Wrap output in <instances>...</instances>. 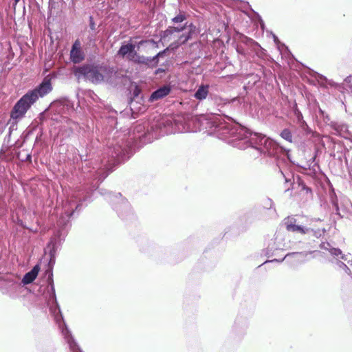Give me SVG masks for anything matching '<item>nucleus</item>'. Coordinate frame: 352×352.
I'll list each match as a JSON object with an SVG mask.
<instances>
[{
  "instance_id": "f257e3e1",
  "label": "nucleus",
  "mask_w": 352,
  "mask_h": 352,
  "mask_svg": "<svg viewBox=\"0 0 352 352\" xmlns=\"http://www.w3.org/2000/svg\"><path fill=\"white\" fill-rule=\"evenodd\" d=\"M201 124L209 135H216L234 147L239 149L248 148V137L250 131L238 123L221 120L217 117L203 118Z\"/></svg>"
},
{
  "instance_id": "f03ea898",
  "label": "nucleus",
  "mask_w": 352,
  "mask_h": 352,
  "mask_svg": "<svg viewBox=\"0 0 352 352\" xmlns=\"http://www.w3.org/2000/svg\"><path fill=\"white\" fill-rule=\"evenodd\" d=\"M107 160H102L100 164L96 163L91 170H87L90 163H86L85 166L82 168L84 172L93 173L94 179L97 180L96 184L101 183L113 170L111 165L118 164L127 160L132 155L131 149L124 142L122 139V143L117 141L115 144L111 143L107 148Z\"/></svg>"
},
{
  "instance_id": "7ed1b4c3",
  "label": "nucleus",
  "mask_w": 352,
  "mask_h": 352,
  "mask_svg": "<svg viewBox=\"0 0 352 352\" xmlns=\"http://www.w3.org/2000/svg\"><path fill=\"white\" fill-rule=\"evenodd\" d=\"M52 89L51 78L47 76L36 88L28 91L16 102L11 111V117L13 119L23 117L28 110L39 98L45 96L52 91Z\"/></svg>"
},
{
  "instance_id": "20e7f679",
  "label": "nucleus",
  "mask_w": 352,
  "mask_h": 352,
  "mask_svg": "<svg viewBox=\"0 0 352 352\" xmlns=\"http://www.w3.org/2000/svg\"><path fill=\"white\" fill-rule=\"evenodd\" d=\"M47 286L43 293V297L45 300L47 306L49 308L50 314L53 316L56 323L58 325V327L63 333V330L65 329V328L67 329H69L64 321L60 306L56 299L53 273L51 270L49 271V275L47 278Z\"/></svg>"
},
{
  "instance_id": "39448f33",
  "label": "nucleus",
  "mask_w": 352,
  "mask_h": 352,
  "mask_svg": "<svg viewBox=\"0 0 352 352\" xmlns=\"http://www.w3.org/2000/svg\"><path fill=\"white\" fill-rule=\"evenodd\" d=\"M108 71L109 67L107 65L90 63L76 67L74 74L78 80L82 79L98 85L104 81V74Z\"/></svg>"
},
{
  "instance_id": "423d86ee",
  "label": "nucleus",
  "mask_w": 352,
  "mask_h": 352,
  "mask_svg": "<svg viewBox=\"0 0 352 352\" xmlns=\"http://www.w3.org/2000/svg\"><path fill=\"white\" fill-rule=\"evenodd\" d=\"M248 140V148H254L264 155L276 157L280 151V148L275 141L263 134L250 132Z\"/></svg>"
},
{
  "instance_id": "0eeeda50",
  "label": "nucleus",
  "mask_w": 352,
  "mask_h": 352,
  "mask_svg": "<svg viewBox=\"0 0 352 352\" xmlns=\"http://www.w3.org/2000/svg\"><path fill=\"white\" fill-rule=\"evenodd\" d=\"M320 248L328 251L331 256L336 259V264L338 269L344 272L349 276H351L352 256L350 254H344L340 249L333 247L328 242H322Z\"/></svg>"
},
{
  "instance_id": "6e6552de",
  "label": "nucleus",
  "mask_w": 352,
  "mask_h": 352,
  "mask_svg": "<svg viewBox=\"0 0 352 352\" xmlns=\"http://www.w3.org/2000/svg\"><path fill=\"white\" fill-rule=\"evenodd\" d=\"M100 193L106 196V199L120 218L124 219L131 213L129 202L120 193L103 192V190H100Z\"/></svg>"
},
{
  "instance_id": "1a4fd4ad",
  "label": "nucleus",
  "mask_w": 352,
  "mask_h": 352,
  "mask_svg": "<svg viewBox=\"0 0 352 352\" xmlns=\"http://www.w3.org/2000/svg\"><path fill=\"white\" fill-rule=\"evenodd\" d=\"M318 252L317 251L313 252H290L287 254L283 258L280 259L274 258L270 261H266L263 263V264L267 263L272 262H278L281 263L284 260L286 259L287 262L289 263L291 265H298L304 263L309 260L308 257L309 255H311L313 253Z\"/></svg>"
},
{
  "instance_id": "9d476101",
  "label": "nucleus",
  "mask_w": 352,
  "mask_h": 352,
  "mask_svg": "<svg viewBox=\"0 0 352 352\" xmlns=\"http://www.w3.org/2000/svg\"><path fill=\"white\" fill-rule=\"evenodd\" d=\"M61 246V240L58 236H55L52 238L47 244V248H49V256L50 260L48 263L49 268L46 271L47 276L49 275V271L52 270L53 266L56 262V253ZM53 272V271H52Z\"/></svg>"
},
{
  "instance_id": "9b49d317",
  "label": "nucleus",
  "mask_w": 352,
  "mask_h": 352,
  "mask_svg": "<svg viewBox=\"0 0 352 352\" xmlns=\"http://www.w3.org/2000/svg\"><path fill=\"white\" fill-rule=\"evenodd\" d=\"M282 225L286 228V230L289 232L300 233L305 234L309 232L308 228L298 225L297 220L294 217H287L282 221Z\"/></svg>"
},
{
  "instance_id": "f8f14e48",
  "label": "nucleus",
  "mask_w": 352,
  "mask_h": 352,
  "mask_svg": "<svg viewBox=\"0 0 352 352\" xmlns=\"http://www.w3.org/2000/svg\"><path fill=\"white\" fill-rule=\"evenodd\" d=\"M285 244L283 243V238L281 234L276 233L274 237L270 240L266 248V255L271 257L275 254L276 250H283Z\"/></svg>"
},
{
  "instance_id": "ddd939ff",
  "label": "nucleus",
  "mask_w": 352,
  "mask_h": 352,
  "mask_svg": "<svg viewBox=\"0 0 352 352\" xmlns=\"http://www.w3.org/2000/svg\"><path fill=\"white\" fill-rule=\"evenodd\" d=\"M189 23L186 22L184 25H179L177 26H168L164 31L162 33V38L165 41H170L173 38L174 34L175 33H179L184 32L185 30L188 31Z\"/></svg>"
},
{
  "instance_id": "4468645a",
  "label": "nucleus",
  "mask_w": 352,
  "mask_h": 352,
  "mask_svg": "<svg viewBox=\"0 0 352 352\" xmlns=\"http://www.w3.org/2000/svg\"><path fill=\"white\" fill-rule=\"evenodd\" d=\"M70 60L76 64L81 63L85 59V54L81 50V45L79 40L74 41L70 50Z\"/></svg>"
},
{
  "instance_id": "2eb2a0df",
  "label": "nucleus",
  "mask_w": 352,
  "mask_h": 352,
  "mask_svg": "<svg viewBox=\"0 0 352 352\" xmlns=\"http://www.w3.org/2000/svg\"><path fill=\"white\" fill-rule=\"evenodd\" d=\"M329 125L336 135L346 138L350 135L349 126L344 122H331Z\"/></svg>"
},
{
  "instance_id": "dca6fc26",
  "label": "nucleus",
  "mask_w": 352,
  "mask_h": 352,
  "mask_svg": "<svg viewBox=\"0 0 352 352\" xmlns=\"http://www.w3.org/2000/svg\"><path fill=\"white\" fill-rule=\"evenodd\" d=\"M188 26V31L183 32L179 37L177 41V45H184L189 40H191L193 36L197 34V28L192 23H190Z\"/></svg>"
},
{
  "instance_id": "f3484780",
  "label": "nucleus",
  "mask_w": 352,
  "mask_h": 352,
  "mask_svg": "<svg viewBox=\"0 0 352 352\" xmlns=\"http://www.w3.org/2000/svg\"><path fill=\"white\" fill-rule=\"evenodd\" d=\"M170 91L171 87L170 85H164L158 88L151 94L149 98V100L151 102H154L160 99H162L168 96L170 94Z\"/></svg>"
},
{
  "instance_id": "a211bd4d",
  "label": "nucleus",
  "mask_w": 352,
  "mask_h": 352,
  "mask_svg": "<svg viewBox=\"0 0 352 352\" xmlns=\"http://www.w3.org/2000/svg\"><path fill=\"white\" fill-rule=\"evenodd\" d=\"M63 336L72 352H82L69 329L65 328L63 330Z\"/></svg>"
},
{
  "instance_id": "6ab92c4d",
  "label": "nucleus",
  "mask_w": 352,
  "mask_h": 352,
  "mask_svg": "<svg viewBox=\"0 0 352 352\" xmlns=\"http://www.w3.org/2000/svg\"><path fill=\"white\" fill-rule=\"evenodd\" d=\"M130 60L138 65H143L147 67L148 68H153L150 57L148 56L140 55L137 52H135L132 57L130 58Z\"/></svg>"
},
{
  "instance_id": "aec40b11",
  "label": "nucleus",
  "mask_w": 352,
  "mask_h": 352,
  "mask_svg": "<svg viewBox=\"0 0 352 352\" xmlns=\"http://www.w3.org/2000/svg\"><path fill=\"white\" fill-rule=\"evenodd\" d=\"M135 45L132 43H128L126 45H122L118 52V55L121 56L122 57L125 56L126 55H129V58L132 57V56L134 54Z\"/></svg>"
},
{
  "instance_id": "412c9836",
  "label": "nucleus",
  "mask_w": 352,
  "mask_h": 352,
  "mask_svg": "<svg viewBox=\"0 0 352 352\" xmlns=\"http://www.w3.org/2000/svg\"><path fill=\"white\" fill-rule=\"evenodd\" d=\"M38 266H34L30 272L24 275L22 279V283L24 285H28L32 283L36 279L38 273Z\"/></svg>"
},
{
  "instance_id": "4be33fe9",
  "label": "nucleus",
  "mask_w": 352,
  "mask_h": 352,
  "mask_svg": "<svg viewBox=\"0 0 352 352\" xmlns=\"http://www.w3.org/2000/svg\"><path fill=\"white\" fill-rule=\"evenodd\" d=\"M309 74L312 77H314L317 80V81L320 85V86H323V87H327L328 85H329L331 87L333 86V82L331 80H328L324 76H323L316 72L311 70L309 72Z\"/></svg>"
},
{
  "instance_id": "5701e85b",
  "label": "nucleus",
  "mask_w": 352,
  "mask_h": 352,
  "mask_svg": "<svg viewBox=\"0 0 352 352\" xmlns=\"http://www.w3.org/2000/svg\"><path fill=\"white\" fill-rule=\"evenodd\" d=\"M209 92L208 85H201L194 94V97L199 100H204L207 98Z\"/></svg>"
},
{
  "instance_id": "b1692460",
  "label": "nucleus",
  "mask_w": 352,
  "mask_h": 352,
  "mask_svg": "<svg viewBox=\"0 0 352 352\" xmlns=\"http://www.w3.org/2000/svg\"><path fill=\"white\" fill-rule=\"evenodd\" d=\"M187 19V16L185 12L179 11V14L171 19V22L175 24L182 23Z\"/></svg>"
},
{
  "instance_id": "393cba45",
  "label": "nucleus",
  "mask_w": 352,
  "mask_h": 352,
  "mask_svg": "<svg viewBox=\"0 0 352 352\" xmlns=\"http://www.w3.org/2000/svg\"><path fill=\"white\" fill-rule=\"evenodd\" d=\"M308 229L309 230L306 234H308L309 235L314 236H315L316 238L321 237L324 234V232H325V230L324 229L314 230V229L310 228H308Z\"/></svg>"
},
{
  "instance_id": "a878e982",
  "label": "nucleus",
  "mask_w": 352,
  "mask_h": 352,
  "mask_svg": "<svg viewBox=\"0 0 352 352\" xmlns=\"http://www.w3.org/2000/svg\"><path fill=\"white\" fill-rule=\"evenodd\" d=\"M278 49L280 53L282 54V56H284L285 57H289V56H292V54L288 47L286 46L284 43L280 45L278 44Z\"/></svg>"
},
{
  "instance_id": "bb28decb",
  "label": "nucleus",
  "mask_w": 352,
  "mask_h": 352,
  "mask_svg": "<svg viewBox=\"0 0 352 352\" xmlns=\"http://www.w3.org/2000/svg\"><path fill=\"white\" fill-rule=\"evenodd\" d=\"M280 136L289 142H292V135L289 129H284L280 133Z\"/></svg>"
},
{
  "instance_id": "cd10ccee",
  "label": "nucleus",
  "mask_w": 352,
  "mask_h": 352,
  "mask_svg": "<svg viewBox=\"0 0 352 352\" xmlns=\"http://www.w3.org/2000/svg\"><path fill=\"white\" fill-rule=\"evenodd\" d=\"M298 124L300 129L304 134L307 135V134L310 133L311 130L305 121L301 122L298 123Z\"/></svg>"
},
{
  "instance_id": "c85d7f7f",
  "label": "nucleus",
  "mask_w": 352,
  "mask_h": 352,
  "mask_svg": "<svg viewBox=\"0 0 352 352\" xmlns=\"http://www.w3.org/2000/svg\"><path fill=\"white\" fill-rule=\"evenodd\" d=\"M70 205H71V202H69L68 204H65L63 206L65 213L68 218L71 217L74 214V212H75V210L73 209L72 208L71 209L69 208V206H70Z\"/></svg>"
},
{
  "instance_id": "c756f323",
  "label": "nucleus",
  "mask_w": 352,
  "mask_h": 352,
  "mask_svg": "<svg viewBox=\"0 0 352 352\" xmlns=\"http://www.w3.org/2000/svg\"><path fill=\"white\" fill-rule=\"evenodd\" d=\"M263 206L266 209H271L274 208V202L271 199L267 198L263 201Z\"/></svg>"
},
{
  "instance_id": "7c9ffc66",
  "label": "nucleus",
  "mask_w": 352,
  "mask_h": 352,
  "mask_svg": "<svg viewBox=\"0 0 352 352\" xmlns=\"http://www.w3.org/2000/svg\"><path fill=\"white\" fill-rule=\"evenodd\" d=\"M320 113L321 114V116L322 118V120L323 121L329 125V124L332 122L331 120V118L329 117V116L328 114H327L324 111H323L322 110L320 109Z\"/></svg>"
},
{
  "instance_id": "2f4dec72",
  "label": "nucleus",
  "mask_w": 352,
  "mask_h": 352,
  "mask_svg": "<svg viewBox=\"0 0 352 352\" xmlns=\"http://www.w3.org/2000/svg\"><path fill=\"white\" fill-rule=\"evenodd\" d=\"M159 58H160V57L157 56V54H156L155 56H154L153 57H150V60L151 62V65H153V68L155 67L158 65Z\"/></svg>"
},
{
  "instance_id": "473e14b6",
  "label": "nucleus",
  "mask_w": 352,
  "mask_h": 352,
  "mask_svg": "<svg viewBox=\"0 0 352 352\" xmlns=\"http://www.w3.org/2000/svg\"><path fill=\"white\" fill-rule=\"evenodd\" d=\"M344 82L348 85L349 87L351 89L352 91V74L347 76L344 79Z\"/></svg>"
},
{
  "instance_id": "72a5a7b5",
  "label": "nucleus",
  "mask_w": 352,
  "mask_h": 352,
  "mask_svg": "<svg viewBox=\"0 0 352 352\" xmlns=\"http://www.w3.org/2000/svg\"><path fill=\"white\" fill-rule=\"evenodd\" d=\"M89 28L91 30H95L96 29V24L94 21V18L92 16H89Z\"/></svg>"
},
{
  "instance_id": "f704fd0d",
  "label": "nucleus",
  "mask_w": 352,
  "mask_h": 352,
  "mask_svg": "<svg viewBox=\"0 0 352 352\" xmlns=\"http://www.w3.org/2000/svg\"><path fill=\"white\" fill-rule=\"evenodd\" d=\"M305 120H303V117H302V115L300 112H298L296 113V122H297V124L301 122H304Z\"/></svg>"
},
{
  "instance_id": "c9c22d12",
  "label": "nucleus",
  "mask_w": 352,
  "mask_h": 352,
  "mask_svg": "<svg viewBox=\"0 0 352 352\" xmlns=\"http://www.w3.org/2000/svg\"><path fill=\"white\" fill-rule=\"evenodd\" d=\"M333 206H334V208H335V210H336V214H338L339 216H340V217H343V215H342V214L340 213V212H339V210H340V209H339V206H338V203H337V202H336V201H333Z\"/></svg>"
},
{
  "instance_id": "e433bc0d",
  "label": "nucleus",
  "mask_w": 352,
  "mask_h": 352,
  "mask_svg": "<svg viewBox=\"0 0 352 352\" xmlns=\"http://www.w3.org/2000/svg\"><path fill=\"white\" fill-rule=\"evenodd\" d=\"M164 72H165V69H163V68H158V69H157L155 71V74L157 75V74H160L161 73H164Z\"/></svg>"
},
{
  "instance_id": "4c0bfd02",
  "label": "nucleus",
  "mask_w": 352,
  "mask_h": 352,
  "mask_svg": "<svg viewBox=\"0 0 352 352\" xmlns=\"http://www.w3.org/2000/svg\"><path fill=\"white\" fill-rule=\"evenodd\" d=\"M273 38H274V43L276 44V45H277V46H278V45L282 44V43L280 42V41L278 40V37H277L275 34H274V35H273Z\"/></svg>"
},
{
  "instance_id": "58836bf2",
  "label": "nucleus",
  "mask_w": 352,
  "mask_h": 352,
  "mask_svg": "<svg viewBox=\"0 0 352 352\" xmlns=\"http://www.w3.org/2000/svg\"><path fill=\"white\" fill-rule=\"evenodd\" d=\"M168 50V49H165L160 52H158L157 54V56H159L160 58L162 57L166 52V51Z\"/></svg>"
},
{
  "instance_id": "ea45409f",
  "label": "nucleus",
  "mask_w": 352,
  "mask_h": 352,
  "mask_svg": "<svg viewBox=\"0 0 352 352\" xmlns=\"http://www.w3.org/2000/svg\"><path fill=\"white\" fill-rule=\"evenodd\" d=\"M246 328H247V324H246V323H245V324L241 327V329H240V332H241V333H243L245 331Z\"/></svg>"
},
{
  "instance_id": "a19ab883",
  "label": "nucleus",
  "mask_w": 352,
  "mask_h": 352,
  "mask_svg": "<svg viewBox=\"0 0 352 352\" xmlns=\"http://www.w3.org/2000/svg\"><path fill=\"white\" fill-rule=\"evenodd\" d=\"M23 161L31 162L32 161V155H31V154H28L26 157H25V159Z\"/></svg>"
},
{
  "instance_id": "79ce46f5",
  "label": "nucleus",
  "mask_w": 352,
  "mask_h": 352,
  "mask_svg": "<svg viewBox=\"0 0 352 352\" xmlns=\"http://www.w3.org/2000/svg\"><path fill=\"white\" fill-rule=\"evenodd\" d=\"M140 92V90L136 87L133 91V95L135 96H138V94Z\"/></svg>"
},
{
  "instance_id": "37998d69",
  "label": "nucleus",
  "mask_w": 352,
  "mask_h": 352,
  "mask_svg": "<svg viewBox=\"0 0 352 352\" xmlns=\"http://www.w3.org/2000/svg\"><path fill=\"white\" fill-rule=\"evenodd\" d=\"M146 41H140V42L138 43L137 45H138V47L139 48L141 45H142Z\"/></svg>"
},
{
  "instance_id": "c03bdc74",
  "label": "nucleus",
  "mask_w": 352,
  "mask_h": 352,
  "mask_svg": "<svg viewBox=\"0 0 352 352\" xmlns=\"http://www.w3.org/2000/svg\"><path fill=\"white\" fill-rule=\"evenodd\" d=\"M303 189L305 190L307 192H310L311 189L309 187H307L306 186H303Z\"/></svg>"
},
{
  "instance_id": "a18cd8bd",
  "label": "nucleus",
  "mask_w": 352,
  "mask_h": 352,
  "mask_svg": "<svg viewBox=\"0 0 352 352\" xmlns=\"http://www.w3.org/2000/svg\"><path fill=\"white\" fill-rule=\"evenodd\" d=\"M316 157V155H314V156L310 159V160H309V161H311V163H313V162L315 161Z\"/></svg>"
},
{
  "instance_id": "49530a36",
  "label": "nucleus",
  "mask_w": 352,
  "mask_h": 352,
  "mask_svg": "<svg viewBox=\"0 0 352 352\" xmlns=\"http://www.w3.org/2000/svg\"><path fill=\"white\" fill-rule=\"evenodd\" d=\"M234 329L236 331H238V324H237V322H235L234 326Z\"/></svg>"
},
{
  "instance_id": "de8ad7c7",
  "label": "nucleus",
  "mask_w": 352,
  "mask_h": 352,
  "mask_svg": "<svg viewBox=\"0 0 352 352\" xmlns=\"http://www.w3.org/2000/svg\"><path fill=\"white\" fill-rule=\"evenodd\" d=\"M80 160H81L82 161H86V160H87V159H86L83 155H80Z\"/></svg>"
},
{
  "instance_id": "09e8293b",
  "label": "nucleus",
  "mask_w": 352,
  "mask_h": 352,
  "mask_svg": "<svg viewBox=\"0 0 352 352\" xmlns=\"http://www.w3.org/2000/svg\"><path fill=\"white\" fill-rule=\"evenodd\" d=\"M81 206V204H78L75 206V210H78L79 207Z\"/></svg>"
},
{
  "instance_id": "8fccbe9b",
  "label": "nucleus",
  "mask_w": 352,
  "mask_h": 352,
  "mask_svg": "<svg viewBox=\"0 0 352 352\" xmlns=\"http://www.w3.org/2000/svg\"><path fill=\"white\" fill-rule=\"evenodd\" d=\"M20 0H14L15 4H16Z\"/></svg>"
},
{
  "instance_id": "3c124183",
  "label": "nucleus",
  "mask_w": 352,
  "mask_h": 352,
  "mask_svg": "<svg viewBox=\"0 0 352 352\" xmlns=\"http://www.w3.org/2000/svg\"><path fill=\"white\" fill-rule=\"evenodd\" d=\"M239 53H241V50H239V49L236 50Z\"/></svg>"
},
{
  "instance_id": "603ef678",
  "label": "nucleus",
  "mask_w": 352,
  "mask_h": 352,
  "mask_svg": "<svg viewBox=\"0 0 352 352\" xmlns=\"http://www.w3.org/2000/svg\"><path fill=\"white\" fill-rule=\"evenodd\" d=\"M351 120H352V116H351Z\"/></svg>"
}]
</instances>
